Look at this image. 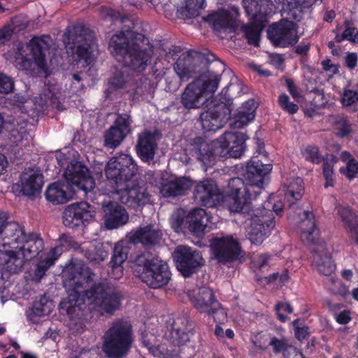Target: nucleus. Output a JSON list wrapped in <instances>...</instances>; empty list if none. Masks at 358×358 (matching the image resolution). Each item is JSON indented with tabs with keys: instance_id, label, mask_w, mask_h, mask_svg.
Wrapping results in <instances>:
<instances>
[{
	"instance_id": "1",
	"label": "nucleus",
	"mask_w": 358,
	"mask_h": 358,
	"mask_svg": "<svg viewBox=\"0 0 358 358\" xmlns=\"http://www.w3.org/2000/svg\"><path fill=\"white\" fill-rule=\"evenodd\" d=\"M93 275L90 268L84 264H73L71 267L69 277L64 282L69 292V315L71 314V308L79 307L86 299L102 316L110 317L120 310L122 294L108 282H95L90 289H84L85 285L93 280Z\"/></svg>"
},
{
	"instance_id": "2",
	"label": "nucleus",
	"mask_w": 358,
	"mask_h": 358,
	"mask_svg": "<svg viewBox=\"0 0 358 358\" xmlns=\"http://www.w3.org/2000/svg\"><path fill=\"white\" fill-rule=\"evenodd\" d=\"M271 170V164H264L258 157H252L243 169L244 179L234 177L228 182L227 194L232 199L229 205L230 210L249 213L250 201L261 194L264 183L269 178Z\"/></svg>"
},
{
	"instance_id": "3",
	"label": "nucleus",
	"mask_w": 358,
	"mask_h": 358,
	"mask_svg": "<svg viewBox=\"0 0 358 358\" xmlns=\"http://www.w3.org/2000/svg\"><path fill=\"white\" fill-rule=\"evenodd\" d=\"M247 138L243 132L226 131L210 143L197 136L193 139L192 145L198 159L206 167H210L221 158L241 157L245 151Z\"/></svg>"
},
{
	"instance_id": "4",
	"label": "nucleus",
	"mask_w": 358,
	"mask_h": 358,
	"mask_svg": "<svg viewBox=\"0 0 358 358\" xmlns=\"http://www.w3.org/2000/svg\"><path fill=\"white\" fill-rule=\"evenodd\" d=\"M0 217L3 221L0 234L3 236L5 244L9 245V248L17 249L24 259L30 261L43 250L44 243L40 234L30 233L27 235L19 224L8 222L2 213H0Z\"/></svg>"
},
{
	"instance_id": "5",
	"label": "nucleus",
	"mask_w": 358,
	"mask_h": 358,
	"mask_svg": "<svg viewBox=\"0 0 358 358\" xmlns=\"http://www.w3.org/2000/svg\"><path fill=\"white\" fill-rule=\"evenodd\" d=\"M134 270L142 282L153 289L166 285L171 277L167 262L150 252L136 256L134 261Z\"/></svg>"
},
{
	"instance_id": "6",
	"label": "nucleus",
	"mask_w": 358,
	"mask_h": 358,
	"mask_svg": "<svg viewBox=\"0 0 358 358\" xmlns=\"http://www.w3.org/2000/svg\"><path fill=\"white\" fill-rule=\"evenodd\" d=\"M64 41L77 62L88 66L94 61L96 38L94 31L86 28L85 24H73L72 28L68 26Z\"/></svg>"
},
{
	"instance_id": "7",
	"label": "nucleus",
	"mask_w": 358,
	"mask_h": 358,
	"mask_svg": "<svg viewBox=\"0 0 358 358\" xmlns=\"http://www.w3.org/2000/svg\"><path fill=\"white\" fill-rule=\"evenodd\" d=\"M217 60L215 54L206 50L199 52L189 50L182 53L176 60L173 69L181 81L199 76L202 80L212 73H217L211 68L213 62Z\"/></svg>"
},
{
	"instance_id": "8",
	"label": "nucleus",
	"mask_w": 358,
	"mask_h": 358,
	"mask_svg": "<svg viewBox=\"0 0 358 358\" xmlns=\"http://www.w3.org/2000/svg\"><path fill=\"white\" fill-rule=\"evenodd\" d=\"M250 203V211L244 215H250V230L248 232V239L252 244L259 245L267 238L275 227V217L273 212L278 215L284 208V204L280 200L274 201L273 210L268 208L270 202L266 207L252 209Z\"/></svg>"
},
{
	"instance_id": "9",
	"label": "nucleus",
	"mask_w": 358,
	"mask_h": 358,
	"mask_svg": "<svg viewBox=\"0 0 358 358\" xmlns=\"http://www.w3.org/2000/svg\"><path fill=\"white\" fill-rule=\"evenodd\" d=\"M133 342L132 326L123 319L113 322L103 336V350L108 358H124Z\"/></svg>"
},
{
	"instance_id": "10",
	"label": "nucleus",
	"mask_w": 358,
	"mask_h": 358,
	"mask_svg": "<svg viewBox=\"0 0 358 358\" xmlns=\"http://www.w3.org/2000/svg\"><path fill=\"white\" fill-rule=\"evenodd\" d=\"M220 82L219 73H212L204 80H194L186 86L182 93L181 104L188 110L199 108L217 90Z\"/></svg>"
},
{
	"instance_id": "11",
	"label": "nucleus",
	"mask_w": 358,
	"mask_h": 358,
	"mask_svg": "<svg viewBox=\"0 0 358 358\" xmlns=\"http://www.w3.org/2000/svg\"><path fill=\"white\" fill-rule=\"evenodd\" d=\"M52 41V38L49 35L34 36L28 43L32 59L20 54L15 59L17 66L20 69L28 71H31L35 64L38 70L48 76L47 55L50 54Z\"/></svg>"
},
{
	"instance_id": "12",
	"label": "nucleus",
	"mask_w": 358,
	"mask_h": 358,
	"mask_svg": "<svg viewBox=\"0 0 358 358\" xmlns=\"http://www.w3.org/2000/svg\"><path fill=\"white\" fill-rule=\"evenodd\" d=\"M137 164L133 158L126 154L111 158L105 168L107 180L113 185L115 191L129 182L136 175Z\"/></svg>"
},
{
	"instance_id": "13",
	"label": "nucleus",
	"mask_w": 358,
	"mask_h": 358,
	"mask_svg": "<svg viewBox=\"0 0 358 358\" xmlns=\"http://www.w3.org/2000/svg\"><path fill=\"white\" fill-rule=\"evenodd\" d=\"M176 267L184 278L197 273L205 264L200 252L187 245H178L173 252Z\"/></svg>"
},
{
	"instance_id": "14",
	"label": "nucleus",
	"mask_w": 358,
	"mask_h": 358,
	"mask_svg": "<svg viewBox=\"0 0 358 358\" xmlns=\"http://www.w3.org/2000/svg\"><path fill=\"white\" fill-rule=\"evenodd\" d=\"M153 55V46L143 34L136 33L131 38V48L126 59L129 67L142 72L150 63Z\"/></svg>"
},
{
	"instance_id": "15",
	"label": "nucleus",
	"mask_w": 358,
	"mask_h": 358,
	"mask_svg": "<svg viewBox=\"0 0 358 358\" xmlns=\"http://www.w3.org/2000/svg\"><path fill=\"white\" fill-rule=\"evenodd\" d=\"M210 246L215 259L224 265L236 262L242 252L241 243L232 235L212 238Z\"/></svg>"
},
{
	"instance_id": "16",
	"label": "nucleus",
	"mask_w": 358,
	"mask_h": 358,
	"mask_svg": "<svg viewBox=\"0 0 358 358\" xmlns=\"http://www.w3.org/2000/svg\"><path fill=\"white\" fill-rule=\"evenodd\" d=\"M208 109L200 115L202 129L206 131H216L222 127L224 121L229 120L231 113V106L227 102L213 100Z\"/></svg>"
},
{
	"instance_id": "17",
	"label": "nucleus",
	"mask_w": 358,
	"mask_h": 358,
	"mask_svg": "<svg viewBox=\"0 0 358 358\" xmlns=\"http://www.w3.org/2000/svg\"><path fill=\"white\" fill-rule=\"evenodd\" d=\"M115 192L119 196L121 203L135 210L142 208L150 200V194L145 185H141L137 180H131Z\"/></svg>"
},
{
	"instance_id": "18",
	"label": "nucleus",
	"mask_w": 358,
	"mask_h": 358,
	"mask_svg": "<svg viewBox=\"0 0 358 358\" xmlns=\"http://www.w3.org/2000/svg\"><path fill=\"white\" fill-rule=\"evenodd\" d=\"M94 216L92 207L88 203H73L65 208L62 213L63 224L66 227L78 229L87 226Z\"/></svg>"
},
{
	"instance_id": "19",
	"label": "nucleus",
	"mask_w": 358,
	"mask_h": 358,
	"mask_svg": "<svg viewBox=\"0 0 358 358\" xmlns=\"http://www.w3.org/2000/svg\"><path fill=\"white\" fill-rule=\"evenodd\" d=\"M298 28V24H269L267 38L274 47L289 48L299 41Z\"/></svg>"
},
{
	"instance_id": "20",
	"label": "nucleus",
	"mask_w": 358,
	"mask_h": 358,
	"mask_svg": "<svg viewBox=\"0 0 358 358\" xmlns=\"http://www.w3.org/2000/svg\"><path fill=\"white\" fill-rule=\"evenodd\" d=\"M64 176L69 183L76 185L86 193L95 187V181L90 175L89 169L80 162L69 164Z\"/></svg>"
},
{
	"instance_id": "21",
	"label": "nucleus",
	"mask_w": 358,
	"mask_h": 358,
	"mask_svg": "<svg viewBox=\"0 0 358 358\" xmlns=\"http://www.w3.org/2000/svg\"><path fill=\"white\" fill-rule=\"evenodd\" d=\"M194 197L201 206L206 208L216 206L222 199L217 182L213 179H205L196 183Z\"/></svg>"
},
{
	"instance_id": "22",
	"label": "nucleus",
	"mask_w": 358,
	"mask_h": 358,
	"mask_svg": "<svg viewBox=\"0 0 358 358\" xmlns=\"http://www.w3.org/2000/svg\"><path fill=\"white\" fill-rule=\"evenodd\" d=\"M157 131L145 129L138 134L136 150L138 157L143 162L150 163L154 160L158 148Z\"/></svg>"
},
{
	"instance_id": "23",
	"label": "nucleus",
	"mask_w": 358,
	"mask_h": 358,
	"mask_svg": "<svg viewBox=\"0 0 358 358\" xmlns=\"http://www.w3.org/2000/svg\"><path fill=\"white\" fill-rule=\"evenodd\" d=\"M243 7L252 22H267L275 14V6L270 0H243Z\"/></svg>"
},
{
	"instance_id": "24",
	"label": "nucleus",
	"mask_w": 358,
	"mask_h": 358,
	"mask_svg": "<svg viewBox=\"0 0 358 358\" xmlns=\"http://www.w3.org/2000/svg\"><path fill=\"white\" fill-rule=\"evenodd\" d=\"M104 224L108 229H114L127 223L129 214L126 209L115 201L103 206Z\"/></svg>"
},
{
	"instance_id": "25",
	"label": "nucleus",
	"mask_w": 358,
	"mask_h": 358,
	"mask_svg": "<svg viewBox=\"0 0 358 358\" xmlns=\"http://www.w3.org/2000/svg\"><path fill=\"white\" fill-rule=\"evenodd\" d=\"M136 33L120 31L111 37L108 48L116 59H127L131 48V38Z\"/></svg>"
},
{
	"instance_id": "26",
	"label": "nucleus",
	"mask_w": 358,
	"mask_h": 358,
	"mask_svg": "<svg viewBox=\"0 0 358 358\" xmlns=\"http://www.w3.org/2000/svg\"><path fill=\"white\" fill-rule=\"evenodd\" d=\"M28 262L22 257L18 250L9 248V245L5 244L2 239L0 246V266L10 273H18L24 263Z\"/></svg>"
},
{
	"instance_id": "27",
	"label": "nucleus",
	"mask_w": 358,
	"mask_h": 358,
	"mask_svg": "<svg viewBox=\"0 0 358 358\" xmlns=\"http://www.w3.org/2000/svg\"><path fill=\"white\" fill-rule=\"evenodd\" d=\"M193 186V181L186 177L166 180L160 187V193L166 198H176L184 196Z\"/></svg>"
},
{
	"instance_id": "28",
	"label": "nucleus",
	"mask_w": 358,
	"mask_h": 358,
	"mask_svg": "<svg viewBox=\"0 0 358 358\" xmlns=\"http://www.w3.org/2000/svg\"><path fill=\"white\" fill-rule=\"evenodd\" d=\"M189 296L194 307L201 314H206L217 301L213 289L208 287H201Z\"/></svg>"
},
{
	"instance_id": "29",
	"label": "nucleus",
	"mask_w": 358,
	"mask_h": 358,
	"mask_svg": "<svg viewBox=\"0 0 358 358\" xmlns=\"http://www.w3.org/2000/svg\"><path fill=\"white\" fill-rule=\"evenodd\" d=\"M162 238V232L148 224L139 227L129 234V241L134 244L141 243L143 246H152L157 244Z\"/></svg>"
},
{
	"instance_id": "30",
	"label": "nucleus",
	"mask_w": 358,
	"mask_h": 358,
	"mask_svg": "<svg viewBox=\"0 0 358 358\" xmlns=\"http://www.w3.org/2000/svg\"><path fill=\"white\" fill-rule=\"evenodd\" d=\"M206 22H241L239 8L234 5L221 8L217 10H211L203 17Z\"/></svg>"
},
{
	"instance_id": "31",
	"label": "nucleus",
	"mask_w": 358,
	"mask_h": 358,
	"mask_svg": "<svg viewBox=\"0 0 358 358\" xmlns=\"http://www.w3.org/2000/svg\"><path fill=\"white\" fill-rule=\"evenodd\" d=\"M257 106L254 100L250 99L245 101L237 110L234 117L231 119L230 125L235 129H240L247 125L248 122L254 120Z\"/></svg>"
},
{
	"instance_id": "32",
	"label": "nucleus",
	"mask_w": 358,
	"mask_h": 358,
	"mask_svg": "<svg viewBox=\"0 0 358 358\" xmlns=\"http://www.w3.org/2000/svg\"><path fill=\"white\" fill-rule=\"evenodd\" d=\"M69 189L68 184L60 181L55 182L50 184L45 191V198L55 205L65 203L72 197Z\"/></svg>"
},
{
	"instance_id": "33",
	"label": "nucleus",
	"mask_w": 358,
	"mask_h": 358,
	"mask_svg": "<svg viewBox=\"0 0 358 358\" xmlns=\"http://www.w3.org/2000/svg\"><path fill=\"white\" fill-rule=\"evenodd\" d=\"M317 0H293L291 8L282 12V18L277 22H299L303 19V9L309 8Z\"/></svg>"
},
{
	"instance_id": "34",
	"label": "nucleus",
	"mask_w": 358,
	"mask_h": 358,
	"mask_svg": "<svg viewBox=\"0 0 358 358\" xmlns=\"http://www.w3.org/2000/svg\"><path fill=\"white\" fill-rule=\"evenodd\" d=\"M208 222L209 217L206 210L201 208L192 209L186 217L189 230L194 234L203 232Z\"/></svg>"
},
{
	"instance_id": "35",
	"label": "nucleus",
	"mask_w": 358,
	"mask_h": 358,
	"mask_svg": "<svg viewBox=\"0 0 358 358\" xmlns=\"http://www.w3.org/2000/svg\"><path fill=\"white\" fill-rule=\"evenodd\" d=\"M20 181L22 194L28 196H35L41 192L43 185V176L38 173L24 174L20 178Z\"/></svg>"
},
{
	"instance_id": "36",
	"label": "nucleus",
	"mask_w": 358,
	"mask_h": 358,
	"mask_svg": "<svg viewBox=\"0 0 358 358\" xmlns=\"http://www.w3.org/2000/svg\"><path fill=\"white\" fill-rule=\"evenodd\" d=\"M188 320L185 317H178L172 324L171 331V341L174 346L185 345L189 341Z\"/></svg>"
},
{
	"instance_id": "37",
	"label": "nucleus",
	"mask_w": 358,
	"mask_h": 358,
	"mask_svg": "<svg viewBox=\"0 0 358 358\" xmlns=\"http://www.w3.org/2000/svg\"><path fill=\"white\" fill-rule=\"evenodd\" d=\"M300 228L308 242L312 243L316 242L319 236V229L315 222V215L312 211H303Z\"/></svg>"
},
{
	"instance_id": "38",
	"label": "nucleus",
	"mask_w": 358,
	"mask_h": 358,
	"mask_svg": "<svg viewBox=\"0 0 358 358\" xmlns=\"http://www.w3.org/2000/svg\"><path fill=\"white\" fill-rule=\"evenodd\" d=\"M205 0H185V3L177 10V17L180 20H189L199 15L203 8Z\"/></svg>"
},
{
	"instance_id": "39",
	"label": "nucleus",
	"mask_w": 358,
	"mask_h": 358,
	"mask_svg": "<svg viewBox=\"0 0 358 358\" xmlns=\"http://www.w3.org/2000/svg\"><path fill=\"white\" fill-rule=\"evenodd\" d=\"M302 184V179L296 178L285 185V197L289 206L294 204L297 201L301 199L304 191Z\"/></svg>"
},
{
	"instance_id": "40",
	"label": "nucleus",
	"mask_w": 358,
	"mask_h": 358,
	"mask_svg": "<svg viewBox=\"0 0 358 358\" xmlns=\"http://www.w3.org/2000/svg\"><path fill=\"white\" fill-rule=\"evenodd\" d=\"M338 158L334 154H326V159L322 163V175L325 180L324 188L334 187L336 183L334 166L338 163Z\"/></svg>"
},
{
	"instance_id": "41",
	"label": "nucleus",
	"mask_w": 358,
	"mask_h": 358,
	"mask_svg": "<svg viewBox=\"0 0 358 358\" xmlns=\"http://www.w3.org/2000/svg\"><path fill=\"white\" fill-rule=\"evenodd\" d=\"M241 31L247 39L248 43L258 47L260 43L261 34L266 24H242Z\"/></svg>"
},
{
	"instance_id": "42",
	"label": "nucleus",
	"mask_w": 358,
	"mask_h": 358,
	"mask_svg": "<svg viewBox=\"0 0 358 358\" xmlns=\"http://www.w3.org/2000/svg\"><path fill=\"white\" fill-rule=\"evenodd\" d=\"M337 211L346 229L356 230L358 228V214L350 206H339Z\"/></svg>"
},
{
	"instance_id": "43",
	"label": "nucleus",
	"mask_w": 358,
	"mask_h": 358,
	"mask_svg": "<svg viewBox=\"0 0 358 358\" xmlns=\"http://www.w3.org/2000/svg\"><path fill=\"white\" fill-rule=\"evenodd\" d=\"M127 258V249L123 248L122 245H115L113 254L110 262V264L113 272L117 270L119 273L115 278H120L122 275V264Z\"/></svg>"
},
{
	"instance_id": "44",
	"label": "nucleus",
	"mask_w": 358,
	"mask_h": 358,
	"mask_svg": "<svg viewBox=\"0 0 358 358\" xmlns=\"http://www.w3.org/2000/svg\"><path fill=\"white\" fill-rule=\"evenodd\" d=\"M314 262L318 272L324 275H331L336 269V264L329 254L317 255L315 257Z\"/></svg>"
},
{
	"instance_id": "45",
	"label": "nucleus",
	"mask_w": 358,
	"mask_h": 358,
	"mask_svg": "<svg viewBox=\"0 0 358 358\" xmlns=\"http://www.w3.org/2000/svg\"><path fill=\"white\" fill-rule=\"evenodd\" d=\"M142 345L147 348L150 353L160 358H173L178 355V350H169L164 345L153 346L145 336L142 338Z\"/></svg>"
},
{
	"instance_id": "46",
	"label": "nucleus",
	"mask_w": 358,
	"mask_h": 358,
	"mask_svg": "<svg viewBox=\"0 0 358 358\" xmlns=\"http://www.w3.org/2000/svg\"><path fill=\"white\" fill-rule=\"evenodd\" d=\"M126 136L122 131H118L111 126L104 134V146L110 149H114L120 145Z\"/></svg>"
},
{
	"instance_id": "47",
	"label": "nucleus",
	"mask_w": 358,
	"mask_h": 358,
	"mask_svg": "<svg viewBox=\"0 0 358 358\" xmlns=\"http://www.w3.org/2000/svg\"><path fill=\"white\" fill-rule=\"evenodd\" d=\"M108 254V251L106 250L103 244L98 243L86 250L85 255L89 261L99 263L104 261Z\"/></svg>"
},
{
	"instance_id": "48",
	"label": "nucleus",
	"mask_w": 358,
	"mask_h": 358,
	"mask_svg": "<svg viewBox=\"0 0 358 358\" xmlns=\"http://www.w3.org/2000/svg\"><path fill=\"white\" fill-rule=\"evenodd\" d=\"M126 83L124 73L122 71H116L114 72L111 78L108 80V87L105 91L106 97H109L110 94L112 93L113 91L125 88Z\"/></svg>"
},
{
	"instance_id": "49",
	"label": "nucleus",
	"mask_w": 358,
	"mask_h": 358,
	"mask_svg": "<svg viewBox=\"0 0 358 358\" xmlns=\"http://www.w3.org/2000/svg\"><path fill=\"white\" fill-rule=\"evenodd\" d=\"M215 34L221 38H233L240 24H210Z\"/></svg>"
},
{
	"instance_id": "50",
	"label": "nucleus",
	"mask_w": 358,
	"mask_h": 358,
	"mask_svg": "<svg viewBox=\"0 0 358 358\" xmlns=\"http://www.w3.org/2000/svg\"><path fill=\"white\" fill-rule=\"evenodd\" d=\"M51 301H49L44 294L33 303L31 312L33 315L38 317L48 315L51 312Z\"/></svg>"
},
{
	"instance_id": "51",
	"label": "nucleus",
	"mask_w": 358,
	"mask_h": 358,
	"mask_svg": "<svg viewBox=\"0 0 358 358\" xmlns=\"http://www.w3.org/2000/svg\"><path fill=\"white\" fill-rule=\"evenodd\" d=\"M335 135L338 138H345L352 131L351 124L346 117L337 116L334 120Z\"/></svg>"
},
{
	"instance_id": "52",
	"label": "nucleus",
	"mask_w": 358,
	"mask_h": 358,
	"mask_svg": "<svg viewBox=\"0 0 358 358\" xmlns=\"http://www.w3.org/2000/svg\"><path fill=\"white\" fill-rule=\"evenodd\" d=\"M206 314L212 317L216 324H224L227 322V311L218 301Z\"/></svg>"
},
{
	"instance_id": "53",
	"label": "nucleus",
	"mask_w": 358,
	"mask_h": 358,
	"mask_svg": "<svg viewBox=\"0 0 358 358\" xmlns=\"http://www.w3.org/2000/svg\"><path fill=\"white\" fill-rule=\"evenodd\" d=\"M131 124L130 115L127 113H121L117 115L114 124L112 127L116 128L118 131H122L124 135L127 136L131 131Z\"/></svg>"
},
{
	"instance_id": "54",
	"label": "nucleus",
	"mask_w": 358,
	"mask_h": 358,
	"mask_svg": "<svg viewBox=\"0 0 358 358\" xmlns=\"http://www.w3.org/2000/svg\"><path fill=\"white\" fill-rule=\"evenodd\" d=\"M305 160L314 164H320L324 162L326 155L320 154L319 148L315 145H308L304 150Z\"/></svg>"
},
{
	"instance_id": "55",
	"label": "nucleus",
	"mask_w": 358,
	"mask_h": 358,
	"mask_svg": "<svg viewBox=\"0 0 358 358\" xmlns=\"http://www.w3.org/2000/svg\"><path fill=\"white\" fill-rule=\"evenodd\" d=\"M341 174L345 176L350 181L358 177V161L355 158H352L346 163L345 166L339 169Z\"/></svg>"
},
{
	"instance_id": "56",
	"label": "nucleus",
	"mask_w": 358,
	"mask_h": 358,
	"mask_svg": "<svg viewBox=\"0 0 358 358\" xmlns=\"http://www.w3.org/2000/svg\"><path fill=\"white\" fill-rule=\"evenodd\" d=\"M270 345L273 347V352L275 354L282 353L284 357L289 352V349L294 347L292 345H289L286 339H279L275 336L271 337L270 341Z\"/></svg>"
},
{
	"instance_id": "57",
	"label": "nucleus",
	"mask_w": 358,
	"mask_h": 358,
	"mask_svg": "<svg viewBox=\"0 0 358 358\" xmlns=\"http://www.w3.org/2000/svg\"><path fill=\"white\" fill-rule=\"evenodd\" d=\"M271 337L269 334L259 332L251 338V342L257 349L260 351H264L270 345Z\"/></svg>"
},
{
	"instance_id": "58",
	"label": "nucleus",
	"mask_w": 358,
	"mask_h": 358,
	"mask_svg": "<svg viewBox=\"0 0 358 358\" xmlns=\"http://www.w3.org/2000/svg\"><path fill=\"white\" fill-rule=\"evenodd\" d=\"M278 102L282 110L289 115H294L299 110L298 105L290 101L288 95L285 93L279 96Z\"/></svg>"
},
{
	"instance_id": "59",
	"label": "nucleus",
	"mask_w": 358,
	"mask_h": 358,
	"mask_svg": "<svg viewBox=\"0 0 358 358\" xmlns=\"http://www.w3.org/2000/svg\"><path fill=\"white\" fill-rule=\"evenodd\" d=\"M15 24H5L0 28V48L9 43L15 33Z\"/></svg>"
},
{
	"instance_id": "60",
	"label": "nucleus",
	"mask_w": 358,
	"mask_h": 358,
	"mask_svg": "<svg viewBox=\"0 0 358 358\" xmlns=\"http://www.w3.org/2000/svg\"><path fill=\"white\" fill-rule=\"evenodd\" d=\"M275 310L278 315V320L281 322H285L287 317L282 313L292 314L294 311L292 306L288 302L278 301L275 306Z\"/></svg>"
},
{
	"instance_id": "61",
	"label": "nucleus",
	"mask_w": 358,
	"mask_h": 358,
	"mask_svg": "<svg viewBox=\"0 0 358 358\" xmlns=\"http://www.w3.org/2000/svg\"><path fill=\"white\" fill-rule=\"evenodd\" d=\"M58 241L60 247L65 250L71 249H77L79 247L78 243L74 240L73 237L70 234H62L59 236Z\"/></svg>"
},
{
	"instance_id": "62",
	"label": "nucleus",
	"mask_w": 358,
	"mask_h": 358,
	"mask_svg": "<svg viewBox=\"0 0 358 358\" xmlns=\"http://www.w3.org/2000/svg\"><path fill=\"white\" fill-rule=\"evenodd\" d=\"M358 101V92L357 90H345L342 97L341 103L343 106H350Z\"/></svg>"
},
{
	"instance_id": "63",
	"label": "nucleus",
	"mask_w": 358,
	"mask_h": 358,
	"mask_svg": "<svg viewBox=\"0 0 358 358\" xmlns=\"http://www.w3.org/2000/svg\"><path fill=\"white\" fill-rule=\"evenodd\" d=\"M14 89L13 80L3 73H0V93L8 94Z\"/></svg>"
},
{
	"instance_id": "64",
	"label": "nucleus",
	"mask_w": 358,
	"mask_h": 358,
	"mask_svg": "<svg viewBox=\"0 0 358 358\" xmlns=\"http://www.w3.org/2000/svg\"><path fill=\"white\" fill-rule=\"evenodd\" d=\"M55 259L52 257H46L45 259L41 260L36 266V275L42 278L45 271L55 263Z\"/></svg>"
}]
</instances>
